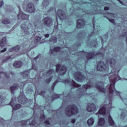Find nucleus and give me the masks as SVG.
I'll return each mask as SVG.
<instances>
[{"instance_id": "412c9836", "label": "nucleus", "mask_w": 127, "mask_h": 127, "mask_svg": "<svg viewBox=\"0 0 127 127\" xmlns=\"http://www.w3.org/2000/svg\"><path fill=\"white\" fill-rule=\"evenodd\" d=\"M108 123H109L110 126L111 127H117V125H116L115 121H114V120H113V118H112L111 115L108 116Z\"/></svg>"}, {"instance_id": "680f3d73", "label": "nucleus", "mask_w": 127, "mask_h": 127, "mask_svg": "<svg viewBox=\"0 0 127 127\" xmlns=\"http://www.w3.org/2000/svg\"><path fill=\"white\" fill-rule=\"evenodd\" d=\"M44 36L46 38H48V37H49V34H46Z\"/></svg>"}, {"instance_id": "39448f33", "label": "nucleus", "mask_w": 127, "mask_h": 127, "mask_svg": "<svg viewBox=\"0 0 127 127\" xmlns=\"http://www.w3.org/2000/svg\"><path fill=\"white\" fill-rule=\"evenodd\" d=\"M56 72L59 73L60 76H64L67 72V66L65 65H63L61 66V64H58L56 65Z\"/></svg>"}, {"instance_id": "6e6d98bb", "label": "nucleus", "mask_w": 127, "mask_h": 127, "mask_svg": "<svg viewBox=\"0 0 127 127\" xmlns=\"http://www.w3.org/2000/svg\"><path fill=\"white\" fill-rule=\"evenodd\" d=\"M6 50V48H4L3 50L0 51V53H3V52H5Z\"/></svg>"}, {"instance_id": "cd10ccee", "label": "nucleus", "mask_w": 127, "mask_h": 127, "mask_svg": "<svg viewBox=\"0 0 127 127\" xmlns=\"http://www.w3.org/2000/svg\"><path fill=\"white\" fill-rule=\"evenodd\" d=\"M21 74L22 75L23 78L25 79H28L29 78V70H28L21 72Z\"/></svg>"}, {"instance_id": "69168bd1", "label": "nucleus", "mask_w": 127, "mask_h": 127, "mask_svg": "<svg viewBox=\"0 0 127 127\" xmlns=\"http://www.w3.org/2000/svg\"><path fill=\"white\" fill-rule=\"evenodd\" d=\"M38 58H39V57L37 56V57L34 58V60H37Z\"/></svg>"}, {"instance_id": "6e6552de", "label": "nucleus", "mask_w": 127, "mask_h": 127, "mask_svg": "<svg viewBox=\"0 0 127 127\" xmlns=\"http://www.w3.org/2000/svg\"><path fill=\"white\" fill-rule=\"evenodd\" d=\"M74 78L77 82H84L85 76L82 75L80 71H76L74 73Z\"/></svg>"}, {"instance_id": "aec40b11", "label": "nucleus", "mask_w": 127, "mask_h": 127, "mask_svg": "<svg viewBox=\"0 0 127 127\" xmlns=\"http://www.w3.org/2000/svg\"><path fill=\"white\" fill-rule=\"evenodd\" d=\"M5 102H6V97L0 95V106H5Z\"/></svg>"}, {"instance_id": "a878e982", "label": "nucleus", "mask_w": 127, "mask_h": 127, "mask_svg": "<svg viewBox=\"0 0 127 127\" xmlns=\"http://www.w3.org/2000/svg\"><path fill=\"white\" fill-rule=\"evenodd\" d=\"M94 123H95V119H94L93 117H91L87 121V124L88 127H92V126L94 125Z\"/></svg>"}, {"instance_id": "864d4df0", "label": "nucleus", "mask_w": 127, "mask_h": 127, "mask_svg": "<svg viewBox=\"0 0 127 127\" xmlns=\"http://www.w3.org/2000/svg\"><path fill=\"white\" fill-rule=\"evenodd\" d=\"M53 9H54V8H53V7H50L49 10H48V12H50L51 11H52Z\"/></svg>"}, {"instance_id": "4be33fe9", "label": "nucleus", "mask_w": 127, "mask_h": 127, "mask_svg": "<svg viewBox=\"0 0 127 127\" xmlns=\"http://www.w3.org/2000/svg\"><path fill=\"white\" fill-rule=\"evenodd\" d=\"M20 50V46L19 45H16L12 48H10L9 49V52H12L14 51L15 52H18V51Z\"/></svg>"}, {"instance_id": "9d476101", "label": "nucleus", "mask_w": 127, "mask_h": 127, "mask_svg": "<svg viewBox=\"0 0 127 127\" xmlns=\"http://www.w3.org/2000/svg\"><path fill=\"white\" fill-rule=\"evenodd\" d=\"M63 83L64 84H70V86L73 87V88H80L82 85L80 84H78V83H76L73 80H71L70 81L69 79H64L63 80Z\"/></svg>"}, {"instance_id": "f3484780", "label": "nucleus", "mask_w": 127, "mask_h": 127, "mask_svg": "<svg viewBox=\"0 0 127 127\" xmlns=\"http://www.w3.org/2000/svg\"><path fill=\"white\" fill-rule=\"evenodd\" d=\"M116 63H117V61L115 59L108 58L106 60L107 65H110L111 68H114L115 67Z\"/></svg>"}, {"instance_id": "473e14b6", "label": "nucleus", "mask_w": 127, "mask_h": 127, "mask_svg": "<svg viewBox=\"0 0 127 127\" xmlns=\"http://www.w3.org/2000/svg\"><path fill=\"white\" fill-rule=\"evenodd\" d=\"M61 94H55L52 96V100L54 101L55 99H59Z\"/></svg>"}, {"instance_id": "4468645a", "label": "nucleus", "mask_w": 127, "mask_h": 127, "mask_svg": "<svg viewBox=\"0 0 127 127\" xmlns=\"http://www.w3.org/2000/svg\"><path fill=\"white\" fill-rule=\"evenodd\" d=\"M97 110V107L94 103H88L87 106L86 110L89 113H92V112H95Z\"/></svg>"}, {"instance_id": "a211bd4d", "label": "nucleus", "mask_w": 127, "mask_h": 127, "mask_svg": "<svg viewBox=\"0 0 127 127\" xmlns=\"http://www.w3.org/2000/svg\"><path fill=\"white\" fill-rule=\"evenodd\" d=\"M92 88V86L90 84H85L82 86V90H83V92L82 93V96H88V93H87V90L88 89H91Z\"/></svg>"}, {"instance_id": "f03ea898", "label": "nucleus", "mask_w": 127, "mask_h": 127, "mask_svg": "<svg viewBox=\"0 0 127 127\" xmlns=\"http://www.w3.org/2000/svg\"><path fill=\"white\" fill-rule=\"evenodd\" d=\"M78 113H79V109L75 104H70L65 108V114L68 118L77 115Z\"/></svg>"}, {"instance_id": "4d7b16f0", "label": "nucleus", "mask_w": 127, "mask_h": 127, "mask_svg": "<svg viewBox=\"0 0 127 127\" xmlns=\"http://www.w3.org/2000/svg\"><path fill=\"white\" fill-rule=\"evenodd\" d=\"M53 52H54V49H51L50 50V54H53Z\"/></svg>"}, {"instance_id": "1a4fd4ad", "label": "nucleus", "mask_w": 127, "mask_h": 127, "mask_svg": "<svg viewBox=\"0 0 127 127\" xmlns=\"http://www.w3.org/2000/svg\"><path fill=\"white\" fill-rule=\"evenodd\" d=\"M43 23L47 27H50L53 24V20L50 17H46L43 19Z\"/></svg>"}, {"instance_id": "de8ad7c7", "label": "nucleus", "mask_w": 127, "mask_h": 127, "mask_svg": "<svg viewBox=\"0 0 127 127\" xmlns=\"http://www.w3.org/2000/svg\"><path fill=\"white\" fill-rule=\"evenodd\" d=\"M10 58H11V57L9 56V57L6 58L4 59H2V62H3V63L7 61V60H9V59H10Z\"/></svg>"}, {"instance_id": "c756f323", "label": "nucleus", "mask_w": 127, "mask_h": 127, "mask_svg": "<svg viewBox=\"0 0 127 127\" xmlns=\"http://www.w3.org/2000/svg\"><path fill=\"white\" fill-rule=\"evenodd\" d=\"M30 120H31V119L30 118V119H28L27 120H22V121H20L21 126L22 127H25V126H26L27 125V123H28V122H29V121H30Z\"/></svg>"}, {"instance_id": "0eeeda50", "label": "nucleus", "mask_w": 127, "mask_h": 127, "mask_svg": "<svg viewBox=\"0 0 127 127\" xmlns=\"http://www.w3.org/2000/svg\"><path fill=\"white\" fill-rule=\"evenodd\" d=\"M19 13L17 15L18 20H29V15L23 13L20 10V7H18Z\"/></svg>"}, {"instance_id": "09e8293b", "label": "nucleus", "mask_w": 127, "mask_h": 127, "mask_svg": "<svg viewBox=\"0 0 127 127\" xmlns=\"http://www.w3.org/2000/svg\"><path fill=\"white\" fill-rule=\"evenodd\" d=\"M95 55V56H103L104 55V54H103V53L102 52H98L96 53Z\"/></svg>"}, {"instance_id": "9b49d317", "label": "nucleus", "mask_w": 127, "mask_h": 127, "mask_svg": "<svg viewBox=\"0 0 127 127\" xmlns=\"http://www.w3.org/2000/svg\"><path fill=\"white\" fill-rule=\"evenodd\" d=\"M13 98L14 99H13ZM13 98H11V100L9 103V105H10V106L12 107L13 110L16 111V110H18V109H19L21 107V105L19 104H17L14 106L15 104V100H16V97H13Z\"/></svg>"}, {"instance_id": "bb28decb", "label": "nucleus", "mask_w": 127, "mask_h": 127, "mask_svg": "<svg viewBox=\"0 0 127 127\" xmlns=\"http://www.w3.org/2000/svg\"><path fill=\"white\" fill-rule=\"evenodd\" d=\"M6 45V38L4 37L0 41V47H4Z\"/></svg>"}, {"instance_id": "2f4dec72", "label": "nucleus", "mask_w": 127, "mask_h": 127, "mask_svg": "<svg viewBox=\"0 0 127 127\" xmlns=\"http://www.w3.org/2000/svg\"><path fill=\"white\" fill-rule=\"evenodd\" d=\"M42 5L43 6V7L44 8H46L47 6H48L49 5V0H44L43 1V3L42 4Z\"/></svg>"}, {"instance_id": "338daca9", "label": "nucleus", "mask_w": 127, "mask_h": 127, "mask_svg": "<svg viewBox=\"0 0 127 127\" xmlns=\"http://www.w3.org/2000/svg\"><path fill=\"white\" fill-rule=\"evenodd\" d=\"M120 3H121V4H124V3L123 2V1L122 0L119 1Z\"/></svg>"}, {"instance_id": "c9c22d12", "label": "nucleus", "mask_w": 127, "mask_h": 127, "mask_svg": "<svg viewBox=\"0 0 127 127\" xmlns=\"http://www.w3.org/2000/svg\"><path fill=\"white\" fill-rule=\"evenodd\" d=\"M37 122H36V120H35V119H33L31 122H29V126H31L32 127H34V126H35V125H36Z\"/></svg>"}, {"instance_id": "79ce46f5", "label": "nucleus", "mask_w": 127, "mask_h": 127, "mask_svg": "<svg viewBox=\"0 0 127 127\" xmlns=\"http://www.w3.org/2000/svg\"><path fill=\"white\" fill-rule=\"evenodd\" d=\"M5 122H6L5 120L0 117V125H2L3 126H4Z\"/></svg>"}, {"instance_id": "a18cd8bd", "label": "nucleus", "mask_w": 127, "mask_h": 127, "mask_svg": "<svg viewBox=\"0 0 127 127\" xmlns=\"http://www.w3.org/2000/svg\"><path fill=\"white\" fill-rule=\"evenodd\" d=\"M93 35H95V32L94 31L91 32V33L88 35V36L87 37V38L88 39H90V38H91V37H92V36H93Z\"/></svg>"}, {"instance_id": "3c124183", "label": "nucleus", "mask_w": 127, "mask_h": 127, "mask_svg": "<svg viewBox=\"0 0 127 127\" xmlns=\"http://www.w3.org/2000/svg\"><path fill=\"white\" fill-rule=\"evenodd\" d=\"M44 124H46V125H50V121H49V120H45L44 121Z\"/></svg>"}, {"instance_id": "a19ab883", "label": "nucleus", "mask_w": 127, "mask_h": 127, "mask_svg": "<svg viewBox=\"0 0 127 127\" xmlns=\"http://www.w3.org/2000/svg\"><path fill=\"white\" fill-rule=\"evenodd\" d=\"M53 78V76H50L49 78H47L45 79V82L47 84H49L50 82H51V80H52V78Z\"/></svg>"}, {"instance_id": "ea45409f", "label": "nucleus", "mask_w": 127, "mask_h": 127, "mask_svg": "<svg viewBox=\"0 0 127 127\" xmlns=\"http://www.w3.org/2000/svg\"><path fill=\"white\" fill-rule=\"evenodd\" d=\"M106 18L108 19V20L110 21V22H111V23H113V24H116V22L115 21V19H110L109 17L107 16H104Z\"/></svg>"}, {"instance_id": "8fccbe9b", "label": "nucleus", "mask_w": 127, "mask_h": 127, "mask_svg": "<svg viewBox=\"0 0 127 127\" xmlns=\"http://www.w3.org/2000/svg\"><path fill=\"white\" fill-rule=\"evenodd\" d=\"M59 82V81L58 80V79H57L52 84V86L55 87V86H56V84H57V83H58Z\"/></svg>"}, {"instance_id": "f8f14e48", "label": "nucleus", "mask_w": 127, "mask_h": 127, "mask_svg": "<svg viewBox=\"0 0 127 127\" xmlns=\"http://www.w3.org/2000/svg\"><path fill=\"white\" fill-rule=\"evenodd\" d=\"M99 84H103V82L102 81H97L95 83V88L97 90H98L99 92L101 93H106V89L104 88V86L100 85Z\"/></svg>"}, {"instance_id": "49530a36", "label": "nucleus", "mask_w": 127, "mask_h": 127, "mask_svg": "<svg viewBox=\"0 0 127 127\" xmlns=\"http://www.w3.org/2000/svg\"><path fill=\"white\" fill-rule=\"evenodd\" d=\"M40 119L42 120V121H44V120H45V118H46V117L45 116V115L44 114H41L40 117Z\"/></svg>"}, {"instance_id": "13d9d810", "label": "nucleus", "mask_w": 127, "mask_h": 127, "mask_svg": "<svg viewBox=\"0 0 127 127\" xmlns=\"http://www.w3.org/2000/svg\"><path fill=\"white\" fill-rule=\"evenodd\" d=\"M4 4V3L3 2V1H1L0 2V7H1L2 6V5Z\"/></svg>"}, {"instance_id": "2eb2a0df", "label": "nucleus", "mask_w": 127, "mask_h": 127, "mask_svg": "<svg viewBox=\"0 0 127 127\" xmlns=\"http://www.w3.org/2000/svg\"><path fill=\"white\" fill-rule=\"evenodd\" d=\"M26 11L28 12H34L35 11V7L34 6V3H29L28 4L26 8Z\"/></svg>"}, {"instance_id": "20e7f679", "label": "nucleus", "mask_w": 127, "mask_h": 127, "mask_svg": "<svg viewBox=\"0 0 127 127\" xmlns=\"http://www.w3.org/2000/svg\"><path fill=\"white\" fill-rule=\"evenodd\" d=\"M18 102L21 105H25L27 103L30 104L32 102V100L28 99L25 97L24 93L23 92H20L19 96L17 98Z\"/></svg>"}, {"instance_id": "393cba45", "label": "nucleus", "mask_w": 127, "mask_h": 127, "mask_svg": "<svg viewBox=\"0 0 127 127\" xmlns=\"http://www.w3.org/2000/svg\"><path fill=\"white\" fill-rule=\"evenodd\" d=\"M13 66L16 68H19L22 66V62L20 61H16L13 64Z\"/></svg>"}, {"instance_id": "603ef678", "label": "nucleus", "mask_w": 127, "mask_h": 127, "mask_svg": "<svg viewBox=\"0 0 127 127\" xmlns=\"http://www.w3.org/2000/svg\"><path fill=\"white\" fill-rule=\"evenodd\" d=\"M45 91H42L41 93H39L40 96H43L44 97Z\"/></svg>"}, {"instance_id": "052dcab7", "label": "nucleus", "mask_w": 127, "mask_h": 127, "mask_svg": "<svg viewBox=\"0 0 127 127\" xmlns=\"http://www.w3.org/2000/svg\"><path fill=\"white\" fill-rule=\"evenodd\" d=\"M71 122L72 124H75V123H76V119H72Z\"/></svg>"}, {"instance_id": "ddd939ff", "label": "nucleus", "mask_w": 127, "mask_h": 127, "mask_svg": "<svg viewBox=\"0 0 127 127\" xmlns=\"http://www.w3.org/2000/svg\"><path fill=\"white\" fill-rule=\"evenodd\" d=\"M21 28L22 33H23L24 36L26 35H29L30 33H29V28L26 25V24H22L21 25Z\"/></svg>"}, {"instance_id": "6ab92c4d", "label": "nucleus", "mask_w": 127, "mask_h": 127, "mask_svg": "<svg viewBox=\"0 0 127 127\" xmlns=\"http://www.w3.org/2000/svg\"><path fill=\"white\" fill-rule=\"evenodd\" d=\"M85 54V57L87 60H91V59H94V57H95V52H84Z\"/></svg>"}, {"instance_id": "0e129e2a", "label": "nucleus", "mask_w": 127, "mask_h": 127, "mask_svg": "<svg viewBox=\"0 0 127 127\" xmlns=\"http://www.w3.org/2000/svg\"><path fill=\"white\" fill-rule=\"evenodd\" d=\"M127 35V32H124L123 34V36H125Z\"/></svg>"}, {"instance_id": "7ed1b4c3", "label": "nucleus", "mask_w": 127, "mask_h": 127, "mask_svg": "<svg viewBox=\"0 0 127 127\" xmlns=\"http://www.w3.org/2000/svg\"><path fill=\"white\" fill-rule=\"evenodd\" d=\"M57 16L61 19V20H65L67 18V15L65 14V12L63 10L58 9L56 13V21H55L54 30L55 31H58V18Z\"/></svg>"}, {"instance_id": "b1692460", "label": "nucleus", "mask_w": 127, "mask_h": 127, "mask_svg": "<svg viewBox=\"0 0 127 127\" xmlns=\"http://www.w3.org/2000/svg\"><path fill=\"white\" fill-rule=\"evenodd\" d=\"M105 124H106V121L105 120V119L103 118H100L99 119L98 122V126H99V127H102L104 126Z\"/></svg>"}, {"instance_id": "c03bdc74", "label": "nucleus", "mask_w": 127, "mask_h": 127, "mask_svg": "<svg viewBox=\"0 0 127 127\" xmlns=\"http://www.w3.org/2000/svg\"><path fill=\"white\" fill-rule=\"evenodd\" d=\"M41 40V37H37L36 39H35L34 42L35 43H37L39 42Z\"/></svg>"}, {"instance_id": "4c0bfd02", "label": "nucleus", "mask_w": 127, "mask_h": 127, "mask_svg": "<svg viewBox=\"0 0 127 127\" xmlns=\"http://www.w3.org/2000/svg\"><path fill=\"white\" fill-rule=\"evenodd\" d=\"M54 52H59L61 50V47L57 46L53 48Z\"/></svg>"}, {"instance_id": "774afa93", "label": "nucleus", "mask_w": 127, "mask_h": 127, "mask_svg": "<svg viewBox=\"0 0 127 127\" xmlns=\"http://www.w3.org/2000/svg\"><path fill=\"white\" fill-rule=\"evenodd\" d=\"M94 20H93V28H95V23H94Z\"/></svg>"}, {"instance_id": "5701e85b", "label": "nucleus", "mask_w": 127, "mask_h": 127, "mask_svg": "<svg viewBox=\"0 0 127 127\" xmlns=\"http://www.w3.org/2000/svg\"><path fill=\"white\" fill-rule=\"evenodd\" d=\"M18 84H17L16 85H12V86L10 87V89L11 91V94L12 95H14V91H16V90L17 89V88H19Z\"/></svg>"}, {"instance_id": "c85d7f7f", "label": "nucleus", "mask_w": 127, "mask_h": 127, "mask_svg": "<svg viewBox=\"0 0 127 127\" xmlns=\"http://www.w3.org/2000/svg\"><path fill=\"white\" fill-rule=\"evenodd\" d=\"M96 115H106V107L101 108Z\"/></svg>"}, {"instance_id": "423d86ee", "label": "nucleus", "mask_w": 127, "mask_h": 127, "mask_svg": "<svg viewBox=\"0 0 127 127\" xmlns=\"http://www.w3.org/2000/svg\"><path fill=\"white\" fill-rule=\"evenodd\" d=\"M109 69V67L107 66V64L103 61H98L97 64V70L100 72H107V70Z\"/></svg>"}, {"instance_id": "58836bf2", "label": "nucleus", "mask_w": 127, "mask_h": 127, "mask_svg": "<svg viewBox=\"0 0 127 127\" xmlns=\"http://www.w3.org/2000/svg\"><path fill=\"white\" fill-rule=\"evenodd\" d=\"M33 25L36 29H39V26H38V21H35L33 22Z\"/></svg>"}, {"instance_id": "72a5a7b5", "label": "nucleus", "mask_w": 127, "mask_h": 127, "mask_svg": "<svg viewBox=\"0 0 127 127\" xmlns=\"http://www.w3.org/2000/svg\"><path fill=\"white\" fill-rule=\"evenodd\" d=\"M2 23L3 24H10V20L8 18H5L2 20Z\"/></svg>"}, {"instance_id": "7c9ffc66", "label": "nucleus", "mask_w": 127, "mask_h": 127, "mask_svg": "<svg viewBox=\"0 0 127 127\" xmlns=\"http://www.w3.org/2000/svg\"><path fill=\"white\" fill-rule=\"evenodd\" d=\"M3 75L6 79H9V74L7 73V72L0 71V79H1V76Z\"/></svg>"}, {"instance_id": "f257e3e1", "label": "nucleus", "mask_w": 127, "mask_h": 127, "mask_svg": "<svg viewBox=\"0 0 127 127\" xmlns=\"http://www.w3.org/2000/svg\"><path fill=\"white\" fill-rule=\"evenodd\" d=\"M120 70H118V71H115L114 73L113 74V75H111L109 77V80L110 81V84L109 88V92L110 95L111 96H109V97L108 98V100H109V105H110V107H109V110H111L112 108H113V106H112V102H113V97H114V94H115V96H118L121 99V100H123V97L121 96V92L117 91L116 90V82H118L119 80L121 79V77H120V75H119V72H120Z\"/></svg>"}, {"instance_id": "e2e57ef3", "label": "nucleus", "mask_w": 127, "mask_h": 127, "mask_svg": "<svg viewBox=\"0 0 127 127\" xmlns=\"http://www.w3.org/2000/svg\"><path fill=\"white\" fill-rule=\"evenodd\" d=\"M51 89L53 91H54V89H55V86H52Z\"/></svg>"}, {"instance_id": "5fc2aeb1", "label": "nucleus", "mask_w": 127, "mask_h": 127, "mask_svg": "<svg viewBox=\"0 0 127 127\" xmlns=\"http://www.w3.org/2000/svg\"><path fill=\"white\" fill-rule=\"evenodd\" d=\"M21 88H23V87H24V82H20V86Z\"/></svg>"}, {"instance_id": "e433bc0d", "label": "nucleus", "mask_w": 127, "mask_h": 127, "mask_svg": "<svg viewBox=\"0 0 127 127\" xmlns=\"http://www.w3.org/2000/svg\"><path fill=\"white\" fill-rule=\"evenodd\" d=\"M54 73V70L53 69H50L47 72V75H49V76H51L52 74Z\"/></svg>"}, {"instance_id": "dca6fc26", "label": "nucleus", "mask_w": 127, "mask_h": 127, "mask_svg": "<svg viewBox=\"0 0 127 127\" xmlns=\"http://www.w3.org/2000/svg\"><path fill=\"white\" fill-rule=\"evenodd\" d=\"M85 20L83 19H79L77 20L76 27L77 28H84L85 26Z\"/></svg>"}, {"instance_id": "37998d69", "label": "nucleus", "mask_w": 127, "mask_h": 127, "mask_svg": "<svg viewBox=\"0 0 127 127\" xmlns=\"http://www.w3.org/2000/svg\"><path fill=\"white\" fill-rule=\"evenodd\" d=\"M51 39V41L55 43H56V42H57V38H56V37L55 36H52Z\"/></svg>"}, {"instance_id": "f704fd0d", "label": "nucleus", "mask_w": 127, "mask_h": 127, "mask_svg": "<svg viewBox=\"0 0 127 127\" xmlns=\"http://www.w3.org/2000/svg\"><path fill=\"white\" fill-rule=\"evenodd\" d=\"M90 44L93 46V47H96L97 45H98V42L97 41V40H92L90 42Z\"/></svg>"}, {"instance_id": "bf43d9fd", "label": "nucleus", "mask_w": 127, "mask_h": 127, "mask_svg": "<svg viewBox=\"0 0 127 127\" xmlns=\"http://www.w3.org/2000/svg\"><path fill=\"white\" fill-rule=\"evenodd\" d=\"M110 9V7L105 6L104 7V10H109Z\"/></svg>"}]
</instances>
